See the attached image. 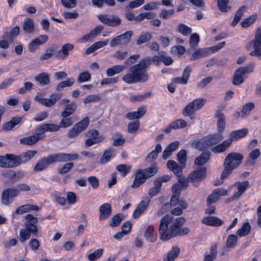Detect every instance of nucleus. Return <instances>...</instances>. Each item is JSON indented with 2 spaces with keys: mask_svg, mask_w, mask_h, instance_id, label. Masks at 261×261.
<instances>
[{
  "mask_svg": "<svg viewBox=\"0 0 261 261\" xmlns=\"http://www.w3.org/2000/svg\"><path fill=\"white\" fill-rule=\"evenodd\" d=\"M171 215H166L160 220L159 227L160 238L163 241H168L177 236H183L190 232L188 227L181 228L185 222V218H177L174 220Z\"/></svg>",
  "mask_w": 261,
  "mask_h": 261,
  "instance_id": "nucleus-1",
  "label": "nucleus"
},
{
  "mask_svg": "<svg viewBox=\"0 0 261 261\" xmlns=\"http://www.w3.org/2000/svg\"><path fill=\"white\" fill-rule=\"evenodd\" d=\"M151 63V60L149 58L142 59L138 64L131 66L128 69L127 73L122 77L123 81L129 84L147 82L149 75L146 68Z\"/></svg>",
  "mask_w": 261,
  "mask_h": 261,
  "instance_id": "nucleus-2",
  "label": "nucleus"
},
{
  "mask_svg": "<svg viewBox=\"0 0 261 261\" xmlns=\"http://www.w3.org/2000/svg\"><path fill=\"white\" fill-rule=\"evenodd\" d=\"M158 171V168L156 164L146 168L144 169H138L137 170L133 180L132 188H136L144 183L147 178L154 176Z\"/></svg>",
  "mask_w": 261,
  "mask_h": 261,
  "instance_id": "nucleus-3",
  "label": "nucleus"
},
{
  "mask_svg": "<svg viewBox=\"0 0 261 261\" xmlns=\"http://www.w3.org/2000/svg\"><path fill=\"white\" fill-rule=\"evenodd\" d=\"M252 47L253 50L250 52L249 55L257 57L261 59V29L260 28L256 30L254 39L249 42L246 46L248 50H250Z\"/></svg>",
  "mask_w": 261,
  "mask_h": 261,
  "instance_id": "nucleus-4",
  "label": "nucleus"
},
{
  "mask_svg": "<svg viewBox=\"0 0 261 261\" xmlns=\"http://www.w3.org/2000/svg\"><path fill=\"white\" fill-rule=\"evenodd\" d=\"M254 63H251L245 67H241L237 69L233 76L232 83L234 85L238 86L244 82L243 76L249 74L253 71Z\"/></svg>",
  "mask_w": 261,
  "mask_h": 261,
  "instance_id": "nucleus-5",
  "label": "nucleus"
},
{
  "mask_svg": "<svg viewBox=\"0 0 261 261\" xmlns=\"http://www.w3.org/2000/svg\"><path fill=\"white\" fill-rule=\"evenodd\" d=\"M19 194V190L16 186L5 189L2 193L1 202L3 204L9 205Z\"/></svg>",
  "mask_w": 261,
  "mask_h": 261,
  "instance_id": "nucleus-6",
  "label": "nucleus"
},
{
  "mask_svg": "<svg viewBox=\"0 0 261 261\" xmlns=\"http://www.w3.org/2000/svg\"><path fill=\"white\" fill-rule=\"evenodd\" d=\"M205 99L198 98L194 100L188 104L184 109L182 115L184 116H189L196 110H199L204 105Z\"/></svg>",
  "mask_w": 261,
  "mask_h": 261,
  "instance_id": "nucleus-7",
  "label": "nucleus"
},
{
  "mask_svg": "<svg viewBox=\"0 0 261 261\" xmlns=\"http://www.w3.org/2000/svg\"><path fill=\"white\" fill-rule=\"evenodd\" d=\"M243 155L238 152L228 153L225 157L223 165H227L233 169L237 168L242 163Z\"/></svg>",
  "mask_w": 261,
  "mask_h": 261,
  "instance_id": "nucleus-8",
  "label": "nucleus"
},
{
  "mask_svg": "<svg viewBox=\"0 0 261 261\" xmlns=\"http://www.w3.org/2000/svg\"><path fill=\"white\" fill-rule=\"evenodd\" d=\"M133 34L132 31H128L123 34L118 35L113 38L110 42L111 47L115 46L125 45L130 41L131 37Z\"/></svg>",
  "mask_w": 261,
  "mask_h": 261,
  "instance_id": "nucleus-9",
  "label": "nucleus"
},
{
  "mask_svg": "<svg viewBox=\"0 0 261 261\" xmlns=\"http://www.w3.org/2000/svg\"><path fill=\"white\" fill-rule=\"evenodd\" d=\"M62 96V94L55 93L51 94L48 98H42L38 95H36L35 97V100L44 106L51 107L54 106L57 101L60 99Z\"/></svg>",
  "mask_w": 261,
  "mask_h": 261,
  "instance_id": "nucleus-10",
  "label": "nucleus"
},
{
  "mask_svg": "<svg viewBox=\"0 0 261 261\" xmlns=\"http://www.w3.org/2000/svg\"><path fill=\"white\" fill-rule=\"evenodd\" d=\"M207 175V168L200 167L194 170L189 175V180L193 182H200L205 178Z\"/></svg>",
  "mask_w": 261,
  "mask_h": 261,
  "instance_id": "nucleus-11",
  "label": "nucleus"
},
{
  "mask_svg": "<svg viewBox=\"0 0 261 261\" xmlns=\"http://www.w3.org/2000/svg\"><path fill=\"white\" fill-rule=\"evenodd\" d=\"M14 154L7 153L0 155V167L3 168H12L16 167Z\"/></svg>",
  "mask_w": 261,
  "mask_h": 261,
  "instance_id": "nucleus-12",
  "label": "nucleus"
},
{
  "mask_svg": "<svg viewBox=\"0 0 261 261\" xmlns=\"http://www.w3.org/2000/svg\"><path fill=\"white\" fill-rule=\"evenodd\" d=\"M98 18L102 23L111 27L118 26L121 21L119 17L111 15H99Z\"/></svg>",
  "mask_w": 261,
  "mask_h": 261,
  "instance_id": "nucleus-13",
  "label": "nucleus"
},
{
  "mask_svg": "<svg viewBox=\"0 0 261 261\" xmlns=\"http://www.w3.org/2000/svg\"><path fill=\"white\" fill-rule=\"evenodd\" d=\"M37 153L35 150H29L17 155L14 154V159L16 167L21 163H25L31 160Z\"/></svg>",
  "mask_w": 261,
  "mask_h": 261,
  "instance_id": "nucleus-14",
  "label": "nucleus"
},
{
  "mask_svg": "<svg viewBox=\"0 0 261 261\" xmlns=\"http://www.w3.org/2000/svg\"><path fill=\"white\" fill-rule=\"evenodd\" d=\"M227 193V190L223 188L217 189L214 190L207 198V206H210L212 203L217 202L220 196H225Z\"/></svg>",
  "mask_w": 261,
  "mask_h": 261,
  "instance_id": "nucleus-15",
  "label": "nucleus"
},
{
  "mask_svg": "<svg viewBox=\"0 0 261 261\" xmlns=\"http://www.w3.org/2000/svg\"><path fill=\"white\" fill-rule=\"evenodd\" d=\"M215 117L217 119V130L219 133H222L225 127V119L224 114L221 110H217L215 114Z\"/></svg>",
  "mask_w": 261,
  "mask_h": 261,
  "instance_id": "nucleus-16",
  "label": "nucleus"
},
{
  "mask_svg": "<svg viewBox=\"0 0 261 261\" xmlns=\"http://www.w3.org/2000/svg\"><path fill=\"white\" fill-rule=\"evenodd\" d=\"M191 72V69L189 66H187L185 68L182 73V76L174 77L172 79V81L173 83L180 84H186L189 79L190 73Z\"/></svg>",
  "mask_w": 261,
  "mask_h": 261,
  "instance_id": "nucleus-17",
  "label": "nucleus"
},
{
  "mask_svg": "<svg viewBox=\"0 0 261 261\" xmlns=\"http://www.w3.org/2000/svg\"><path fill=\"white\" fill-rule=\"evenodd\" d=\"M205 138L207 147H210L221 141L223 139V137L222 133L218 132V133L209 135Z\"/></svg>",
  "mask_w": 261,
  "mask_h": 261,
  "instance_id": "nucleus-18",
  "label": "nucleus"
},
{
  "mask_svg": "<svg viewBox=\"0 0 261 261\" xmlns=\"http://www.w3.org/2000/svg\"><path fill=\"white\" fill-rule=\"evenodd\" d=\"M248 132L247 128H243L232 132L229 136V139L227 140L230 141V144L232 142L236 141L239 139L245 136Z\"/></svg>",
  "mask_w": 261,
  "mask_h": 261,
  "instance_id": "nucleus-19",
  "label": "nucleus"
},
{
  "mask_svg": "<svg viewBox=\"0 0 261 261\" xmlns=\"http://www.w3.org/2000/svg\"><path fill=\"white\" fill-rule=\"evenodd\" d=\"M234 184L238 187V191L230 197L231 200H234L239 197L248 188L249 183L248 181L246 180L243 182H237Z\"/></svg>",
  "mask_w": 261,
  "mask_h": 261,
  "instance_id": "nucleus-20",
  "label": "nucleus"
},
{
  "mask_svg": "<svg viewBox=\"0 0 261 261\" xmlns=\"http://www.w3.org/2000/svg\"><path fill=\"white\" fill-rule=\"evenodd\" d=\"M73 45L70 43L63 45L61 49L55 54V57L60 59L65 58L69 55V51L73 49Z\"/></svg>",
  "mask_w": 261,
  "mask_h": 261,
  "instance_id": "nucleus-21",
  "label": "nucleus"
},
{
  "mask_svg": "<svg viewBox=\"0 0 261 261\" xmlns=\"http://www.w3.org/2000/svg\"><path fill=\"white\" fill-rule=\"evenodd\" d=\"M100 215L99 219L103 220L109 218L111 215V205L108 203H104L99 207Z\"/></svg>",
  "mask_w": 261,
  "mask_h": 261,
  "instance_id": "nucleus-22",
  "label": "nucleus"
},
{
  "mask_svg": "<svg viewBox=\"0 0 261 261\" xmlns=\"http://www.w3.org/2000/svg\"><path fill=\"white\" fill-rule=\"evenodd\" d=\"M201 222L207 225L219 226L221 225L223 222L220 219L213 216L206 217L202 219Z\"/></svg>",
  "mask_w": 261,
  "mask_h": 261,
  "instance_id": "nucleus-23",
  "label": "nucleus"
},
{
  "mask_svg": "<svg viewBox=\"0 0 261 261\" xmlns=\"http://www.w3.org/2000/svg\"><path fill=\"white\" fill-rule=\"evenodd\" d=\"M39 210L40 208L37 205L27 204L18 207L15 211V213L22 215L31 211H38Z\"/></svg>",
  "mask_w": 261,
  "mask_h": 261,
  "instance_id": "nucleus-24",
  "label": "nucleus"
},
{
  "mask_svg": "<svg viewBox=\"0 0 261 261\" xmlns=\"http://www.w3.org/2000/svg\"><path fill=\"white\" fill-rule=\"evenodd\" d=\"M34 79L41 86L47 85L50 83L49 74L46 72L37 74Z\"/></svg>",
  "mask_w": 261,
  "mask_h": 261,
  "instance_id": "nucleus-25",
  "label": "nucleus"
},
{
  "mask_svg": "<svg viewBox=\"0 0 261 261\" xmlns=\"http://www.w3.org/2000/svg\"><path fill=\"white\" fill-rule=\"evenodd\" d=\"M146 112V109L144 107H139L136 112L128 113L125 115V118L128 120H133L142 117Z\"/></svg>",
  "mask_w": 261,
  "mask_h": 261,
  "instance_id": "nucleus-26",
  "label": "nucleus"
},
{
  "mask_svg": "<svg viewBox=\"0 0 261 261\" xmlns=\"http://www.w3.org/2000/svg\"><path fill=\"white\" fill-rule=\"evenodd\" d=\"M167 168L171 170L177 177H180L182 173L181 168L174 161L169 160L167 163Z\"/></svg>",
  "mask_w": 261,
  "mask_h": 261,
  "instance_id": "nucleus-27",
  "label": "nucleus"
},
{
  "mask_svg": "<svg viewBox=\"0 0 261 261\" xmlns=\"http://www.w3.org/2000/svg\"><path fill=\"white\" fill-rule=\"evenodd\" d=\"M51 164L48 156L44 157L41 159L36 164L34 168L35 171H41L45 169Z\"/></svg>",
  "mask_w": 261,
  "mask_h": 261,
  "instance_id": "nucleus-28",
  "label": "nucleus"
},
{
  "mask_svg": "<svg viewBox=\"0 0 261 261\" xmlns=\"http://www.w3.org/2000/svg\"><path fill=\"white\" fill-rule=\"evenodd\" d=\"M76 108V104L74 102L65 105L64 110L61 114V116L63 118L68 117L74 113Z\"/></svg>",
  "mask_w": 261,
  "mask_h": 261,
  "instance_id": "nucleus-29",
  "label": "nucleus"
},
{
  "mask_svg": "<svg viewBox=\"0 0 261 261\" xmlns=\"http://www.w3.org/2000/svg\"><path fill=\"white\" fill-rule=\"evenodd\" d=\"M162 146L161 144H158L156 145L155 149L151 151L145 157V160L148 163H151L154 161L158 156L159 153L162 151Z\"/></svg>",
  "mask_w": 261,
  "mask_h": 261,
  "instance_id": "nucleus-30",
  "label": "nucleus"
},
{
  "mask_svg": "<svg viewBox=\"0 0 261 261\" xmlns=\"http://www.w3.org/2000/svg\"><path fill=\"white\" fill-rule=\"evenodd\" d=\"M210 156L211 153L209 152H202L199 156L195 159L194 164L202 167V166L207 162Z\"/></svg>",
  "mask_w": 261,
  "mask_h": 261,
  "instance_id": "nucleus-31",
  "label": "nucleus"
},
{
  "mask_svg": "<svg viewBox=\"0 0 261 261\" xmlns=\"http://www.w3.org/2000/svg\"><path fill=\"white\" fill-rule=\"evenodd\" d=\"M149 200L143 201L142 200L137 206V208L135 210L133 217L136 219L139 217V216L146 210L148 207Z\"/></svg>",
  "mask_w": 261,
  "mask_h": 261,
  "instance_id": "nucleus-32",
  "label": "nucleus"
},
{
  "mask_svg": "<svg viewBox=\"0 0 261 261\" xmlns=\"http://www.w3.org/2000/svg\"><path fill=\"white\" fill-rule=\"evenodd\" d=\"M108 43L109 40L96 42L86 49L85 54H90L98 49L106 46Z\"/></svg>",
  "mask_w": 261,
  "mask_h": 261,
  "instance_id": "nucleus-33",
  "label": "nucleus"
},
{
  "mask_svg": "<svg viewBox=\"0 0 261 261\" xmlns=\"http://www.w3.org/2000/svg\"><path fill=\"white\" fill-rule=\"evenodd\" d=\"M86 137L95 141L96 144L101 142L105 139L103 136H99V132L95 129H91L85 133Z\"/></svg>",
  "mask_w": 261,
  "mask_h": 261,
  "instance_id": "nucleus-34",
  "label": "nucleus"
},
{
  "mask_svg": "<svg viewBox=\"0 0 261 261\" xmlns=\"http://www.w3.org/2000/svg\"><path fill=\"white\" fill-rule=\"evenodd\" d=\"M21 121L20 117H14L11 121L5 123L2 127V129L5 131H9L14 128L16 125L19 124Z\"/></svg>",
  "mask_w": 261,
  "mask_h": 261,
  "instance_id": "nucleus-35",
  "label": "nucleus"
},
{
  "mask_svg": "<svg viewBox=\"0 0 261 261\" xmlns=\"http://www.w3.org/2000/svg\"><path fill=\"white\" fill-rule=\"evenodd\" d=\"M210 49L203 48L194 52L190 58L191 61H194L206 56L209 54Z\"/></svg>",
  "mask_w": 261,
  "mask_h": 261,
  "instance_id": "nucleus-36",
  "label": "nucleus"
},
{
  "mask_svg": "<svg viewBox=\"0 0 261 261\" xmlns=\"http://www.w3.org/2000/svg\"><path fill=\"white\" fill-rule=\"evenodd\" d=\"M34 22L33 19L25 18L22 24V29L27 33H32L34 31Z\"/></svg>",
  "mask_w": 261,
  "mask_h": 261,
  "instance_id": "nucleus-37",
  "label": "nucleus"
},
{
  "mask_svg": "<svg viewBox=\"0 0 261 261\" xmlns=\"http://www.w3.org/2000/svg\"><path fill=\"white\" fill-rule=\"evenodd\" d=\"M180 252V249L177 247H173L170 251L167 256L163 258V261H173L178 255Z\"/></svg>",
  "mask_w": 261,
  "mask_h": 261,
  "instance_id": "nucleus-38",
  "label": "nucleus"
},
{
  "mask_svg": "<svg viewBox=\"0 0 261 261\" xmlns=\"http://www.w3.org/2000/svg\"><path fill=\"white\" fill-rule=\"evenodd\" d=\"M230 141L227 139L224 140L222 143L218 144L217 146L212 148L211 149L212 152L214 153H220L226 150L230 145Z\"/></svg>",
  "mask_w": 261,
  "mask_h": 261,
  "instance_id": "nucleus-39",
  "label": "nucleus"
},
{
  "mask_svg": "<svg viewBox=\"0 0 261 261\" xmlns=\"http://www.w3.org/2000/svg\"><path fill=\"white\" fill-rule=\"evenodd\" d=\"M193 148L202 151L207 148L206 145L205 138L203 139H196L191 144Z\"/></svg>",
  "mask_w": 261,
  "mask_h": 261,
  "instance_id": "nucleus-40",
  "label": "nucleus"
},
{
  "mask_svg": "<svg viewBox=\"0 0 261 261\" xmlns=\"http://www.w3.org/2000/svg\"><path fill=\"white\" fill-rule=\"evenodd\" d=\"M39 140L34 134L31 136L24 137L20 139V143L25 145H33L38 142Z\"/></svg>",
  "mask_w": 261,
  "mask_h": 261,
  "instance_id": "nucleus-41",
  "label": "nucleus"
},
{
  "mask_svg": "<svg viewBox=\"0 0 261 261\" xmlns=\"http://www.w3.org/2000/svg\"><path fill=\"white\" fill-rule=\"evenodd\" d=\"M126 68L123 65H115L107 69L106 74L108 76H112L116 73H119Z\"/></svg>",
  "mask_w": 261,
  "mask_h": 261,
  "instance_id": "nucleus-42",
  "label": "nucleus"
},
{
  "mask_svg": "<svg viewBox=\"0 0 261 261\" xmlns=\"http://www.w3.org/2000/svg\"><path fill=\"white\" fill-rule=\"evenodd\" d=\"M51 164L56 162H65L64 153H57L48 155Z\"/></svg>",
  "mask_w": 261,
  "mask_h": 261,
  "instance_id": "nucleus-43",
  "label": "nucleus"
},
{
  "mask_svg": "<svg viewBox=\"0 0 261 261\" xmlns=\"http://www.w3.org/2000/svg\"><path fill=\"white\" fill-rule=\"evenodd\" d=\"M217 254V246L212 245L211 246L210 253L205 255L203 261H213L216 257Z\"/></svg>",
  "mask_w": 261,
  "mask_h": 261,
  "instance_id": "nucleus-44",
  "label": "nucleus"
},
{
  "mask_svg": "<svg viewBox=\"0 0 261 261\" xmlns=\"http://www.w3.org/2000/svg\"><path fill=\"white\" fill-rule=\"evenodd\" d=\"M251 230V226L249 223L246 222L245 223L241 228H240L239 229H238L237 232L236 234L240 237H243L247 235L250 231Z\"/></svg>",
  "mask_w": 261,
  "mask_h": 261,
  "instance_id": "nucleus-45",
  "label": "nucleus"
},
{
  "mask_svg": "<svg viewBox=\"0 0 261 261\" xmlns=\"http://www.w3.org/2000/svg\"><path fill=\"white\" fill-rule=\"evenodd\" d=\"M113 152L111 148L106 150L100 159L99 163L101 164L107 163L113 156Z\"/></svg>",
  "mask_w": 261,
  "mask_h": 261,
  "instance_id": "nucleus-46",
  "label": "nucleus"
},
{
  "mask_svg": "<svg viewBox=\"0 0 261 261\" xmlns=\"http://www.w3.org/2000/svg\"><path fill=\"white\" fill-rule=\"evenodd\" d=\"M90 123L89 118L88 117H85L82 120H81L80 122L76 123L74 125L76 126L80 130L83 132L88 127Z\"/></svg>",
  "mask_w": 261,
  "mask_h": 261,
  "instance_id": "nucleus-47",
  "label": "nucleus"
},
{
  "mask_svg": "<svg viewBox=\"0 0 261 261\" xmlns=\"http://www.w3.org/2000/svg\"><path fill=\"white\" fill-rule=\"evenodd\" d=\"M47 132L45 124L39 125L36 129V133L34 135L37 137L39 140H42L44 138L43 134Z\"/></svg>",
  "mask_w": 261,
  "mask_h": 261,
  "instance_id": "nucleus-48",
  "label": "nucleus"
},
{
  "mask_svg": "<svg viewBox=\"0 0 261 261\" xmlns=\"http://www.w3.org/2000/svg\"><path fill=\"white\" fill-rule=\"evenodd\" d=\"M154 232V228L153 225H149L144 233V237L149 242H153V237Z\"/></svg>",
  "mask_w": 261,
  "mask_h": 261,
  "instance_id": "nucleus-49",
  "label": "nucleus"
},
{
  "mask_svg": "<svg viewBox=\"0 0 261 261\" xmlns=\"http://www.w3.org/2000/svg\"><path fill=\"white\" fill-rule=\"evenodd\" d=\"M229 0H217L218 7L222 12H227L229 11L231 7L227 5Z\"/></svg>",
  "mask_w": 261,
  "mask_h": 261,
  "instance_id": "nucleus-50",
  "label": "nucleus"
},
{
  "mask_svg": "<svg viewBox=\"0 0 261 261\" xmlns=\"http://www.w3.org/2000/svg\"><path fill=\"white\" fill-rule=\"evenodd\" d=\"M113 141V145L115 146H118L123 145L125 142V139L122 135L116 134L112 138Z\"/></svg>",
  "mask_w": 261,
  "mask_h": 261,
  "instance_id": "nucleus-51",
  "label": "nucleus"
},
{
  "mask_svg": "<svg viewBox=\"0 0 261 261\" xmlns=\"http://www.w3.org/2000/svg\"><path fill=\"white\" fill-rule=\"evenodd\" d=\"M238 241V237L234 234H230L228 236L226 243L227 248H234Z\"/></svg>",
  "mask_w": 261,
  "mask_h": 261,
  "instance_id": "nucleus-52",
  "label": "nucleus"
},
{
  "mask_svg": "<svg viewBox=\"0 0 261 261\" xmlns=\"http://www.w3.org/2000/svg\"><path fill=\"white\" fill-rule=\"evenodd\" d=\"M103 250L102 249H98L88 255L87 258L90 261H94L99 258L103 254Z\"/></svg>",
  "mask_w": 261,
  "mask_h": 261,
  "instance_id": "nucleus-53",
  "label": "nucleus"
},
{
  "mask_svg": "<svg viewBox=\"0 0 261 261\" xmlns=\"http://www.w3.org/2000/svg\"><path fill=\"white\" fill-rule=\"evenodd\" d=\"M177 31L184 36H187L192 32L191 28L187 27L183 23H180L177 26Z\"/></svg>",
  "mask_w": 261,
  "mask_h": 261,
  "instance_id": "nucleus-54",
  "label": "nucleus"
},
{
  "mask_svg": "<svg viewBox=\"0 0 261 261\" xmlns=\"http://www.w3.org/2000/svg\"><path fill=\"white\" fill-rule=\"evenodd\" d=\"M187 125V122L183 119H178L171 123V127L174 129L184 128Z\"/></svg>",
  "mask_w": 261,
  "mask_h": 261,
  "instance_id": "nucleus-55",
  "label": "nucleus"
},
{
  "mask_svg": "<svg viewBox=\"0 0 261 261\" xmlns=\"http://www.w3.org/2000/svg\"><path fill=\"white\" fill-rule=\"evenodd\" d=\"M36 223H29V222H24V226L25 229L30 232V233H33L35 237L38 236V229L37 227L35 225Z\"/></svg>",
  "mask_w": 261,
  "mask_h": 261,
  "instance_id": "nucleus-56",
  "label": "nucleus"
},
{
  "mask_svg": "<svg viewBox=\"0 0 261 261\" xmlns=\"http://www.w3.org/2000/svg\"><path fill=\"white\" fill-rule=\"evenodd\" d=\"M151 38L152 35L150 33H146L139 37L138 39L137 40L136 43L138 45H140L146 43L149 41Z\"/></svg>",
  "mask_w": 261,
  "mask_h": 261,
  "instance_id": "nucleus-57",
  "label": "nucleus"
},
{
  "mask_svg": "<svg viewBox=\"0 0 261 261\" xmlns=\"http://www.w3.org/2000/svg\"><path fill=\"white\" fill-rule=\"evenodd\" d=\"M73 163L68 162L64 164L62 167L58 168V172L60 174H64L69 171L73 167Z\"/></svg>",
  "mask_w": 261,
  "mask_h": 261,
  "instance_id": "nucleus-58",
  "label": "nucleus"
},
{
  "mask_svg": "<svg viewBox=\"0 0 261 261\" xmlns=\"http://www.w3.org/2000/svg\"><path fill=\"white\" fill-rule=\"evenodd\" d=\"M178 161L180 164L185 166L187 161V151L185 149L181 150L177 154Z\"/></svg>",
  "mask_w": 261,
  "mask_h": 261,
  "instance_id": "nucleus-59",
  "label": "nucleus"
},
{
  "mask_svg": "<svg viewBox=\"0 0 261 261\" xmlns=\"http://www.w3.org/2000/svg\"><path fill=\"white\" fill-rule=\"evenodd\" d=\"M31 237V233L26 229H21L19 232V241L23 243L26 240H29Z\"/></svg>",
  "mask_w": 261,
  "mask_h": 261,
  "instance_id": "nucleus-60",
  "label": "nucleus"
},
{
  "mask_svg": "<svg viewBox=\"0 0 261 261\" xmlns=\"http://www.w3.org/2000/svg\"><path fill=\"white\" fill-rule=\"evenodd\" d=\"M100 100V98L99 95L96 94H90L87 95L84 99V103L85 104L90 102H94Z\"/></svg>",
  "mask_w": 261,
  "mask_h": 261,
  "instance_id": "nucleus-61",
  "label": "nucleus"
},
{
  "mask_svg": "<svg viewBox=\"0 0 261 261\" xmlns=\"http://www.w3.org/2000/svg\"><path fill=\"white\" fill-rule=\"evenodd\" d=\"M174 12L175 11L173 9L168 10L163 9L161 10L160 16L164 19H167L170 18L174 14Z\"/></svg>",
  "mask_w": 261,
  "mask_h": 261,
  "instance_id": "nucleus-62",
  "label": "nucleus"
},
{
  "mask_svg": "<svg viewBox=\"0 0 261 261\" xmlns=\"http://www.w3.org/2000/svg\"><path fill=\"white\" fill-rule=\"evenodd\" d=\"M91 79V75L88 71H85L81 73L77 79V82L79 83L88 81Z\"/></svg>",
  "mask_w": 261,
  "mask_h": 261,
  "instance_id": "nucleus-63",
  "label": "nucleus"
},
{
  "mask_svg": "<svg viewBox=\"0 0 261 261\" xmlns=\"http://www.w3.org/2000/svg\"><path fill=\"white\" fill-rule=\"evenodd\" d=\"M73 123V119L71 117H67L63 119L59 123L60 128H66L72 125Z\"/></svg>",
  "mask_w": 261,
  "mask_h": 261,
  "instance_id": "nucleus-64",
  "label": "nucleus"
}]
</instances>
